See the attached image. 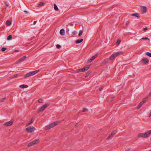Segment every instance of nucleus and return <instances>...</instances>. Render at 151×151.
Wrapping results in <instances>:
<instances>
[{
  "label": "nucleus",
  "instance_id": "8",
  "mask_svg": "<svg viewBox=\"0 0 151 151\" xmlns=\"http://www.w3.org/2000/svg\"><path fill=\"white\" fill-rule=\"evenodd\" d=\"M49 105V104H46L42 106L41 107L39 111H44L45 108L47 107Z\"/></svg>",
  "mask_w": 151,
  "mask_h": 151
},
{
  "label": "nucleus",
  "instance_id": "18",
  "mask_svg": "<svg viewBox=\"0 0 151 151\" xmlns=\"http://www.w3.org/2000/svg\"><path fill=\"white\" fill-rule=\"evenodd\" d=\"M83 41V39H81L80 40H77L76 41V43L77 44H79L82 42Z\"/></svg>",
  "mask_w": 151,
  "mask_h": 151
},
{
  "label": "nucleus",
  "instance_id": "47",
  "mask_svg": "<svg viewBox=\"0 0 151 151\" xmlns=\"http://www.w3.org/2000/svg\"><path fill=\"white\" fill-rule=\"evenodd\" d=\"M149 95H151V92H150V93H149Z\"/></svg>",
  "mask_w": 151,
  "mask_h": 151
},
{
  "label": "nucleus",
  "instance_id": "48",
  "mask_svg": "<svg viewBox=\"0 0 151 151\" xmlns=\"http://www.w3.org/2000/svg\"><path fill=\"white\" fill-rule=\"evenodd\" d=\"M114 98H115V97L114 96L113 97V99H114Z\"/></svg>",
  "mask_w": 151,
  "mask_h": 151
},
{
  "label": "nucleus",
  "instance_id": "19",
  "mask_svg": "<svg viewBox=\"0 0 151 151\" xmlns=\"http://www.w3.org/2000/svg\"><path fill=\"white\" fill-rule=\"evenodd\" d=\"M54 9L55 11H58L59 10L58 8L55 4H54Z\"/></svg>",
  "mask_w": 151,
  "mask_h": 151
},
{
  "label": "nucleus",
  "instance_id": "40",
  "mask_svg": "<svg viewBox=\"0 0 151 151\" xmlns=\"http://www.w3.org/2000/svg\"><path fill=\"white\" fill-rule=\"evenodd\" d=\"M130 23V21H127L126 23V24L128 25Z\"/></svg>",
  "mask_w": 151,
  "mask_h": 151
},
{
  "label": "nucleus",
  "instance_id": "45",
  "mask_svg": "<svg viewBox=\"0 0 151 151\" xmlns=\"http://www.w3.org/2000/svg\"><path fill=\"white\" fill-rule=\"evenodd\" d=\"M6 5L7 6H9L7 4H6Z\"/></svg>",
  "mask_w": 151,
  "mask_h": 151
},
{
  "label": "nucleus",
  "instance_id": "15",
  "mask_svg": "<svg viewBox=\"0 0 151 151\" xmlns=\"http://www.w3.org/2000/svg\"><path fill=\"white\" fill-rule=\"evenodd\" d=\"M19 87L20 88H27L28 87V86L27 85L23 84V85H20L19 86Z\"/></svg>",
  "mask_w": 151,
  "mask_h": 151
},
{
  "label": "nucleus",
  "instance_id": "50",
  "mask_svg": "<svg viewBox=\"0 0 151 151\" xmlns=\"http://www.w3.org/2000/svg\"><path fill=\"white\" fill-rule=\"evenodd\" d=\"M149 151H151V150H150Z\"/></svg>",
  "mask_w": 151,
  "mask_h": 151
},
{
  "label": "nucleus",
  "instance_id": "17",
  "mask_svg": "<svg viewBox=\"0 0 151 151\" xmlns=\"http://www.w3.org/2000/svg\"><path fill=\"white\" fill-rule=\"evenodd\" d=\"M131 15H132L133 16H135L138 18H139L140 17L139 15V14L137 13L132 14H131Z\"/></svg>",
  "mask_w": 151,
  "mask_h": 151
},
{
  "label": "nucleus",
  "instance_id": "22",
  "mask_svg": "<svg viewBox=\"0 0 151 151\" xmlns=\"http://www.w3.org/2000/svg\"><path fill=\"white\" fill-rule=\"evenodd\" d=\"M18 76V74H15L14 75L12 76L11 77H9L10 79H11L12 78H16Z\"/></svg>",
  "mask_w": 151,
  "mask_h": 151
},
{
  "label": "nucleus",
  "instance_id": "41",
  "mask_svg": "<svg viewBox=\"0 0 151 151\" xmlns=\"http://www.w3.org/2000/svg\"><path fill=\"white\" fill-rule=\"evenodd\" d=\"M147 27L144 28L143 29V30L145 31V30H147Z\"/></svg>",
  "mask_w": 151,
  "mask_h": 151
},
{
  "label": "nucleus",
  "instance_id": "32",
  "mask_svg": "<svg viewBox=\"0 0 151 151\" xmlns=\"http://www.w3.org/2000/svg\"><path fill=\"white\" fill-rule=\"evenodd\" d=\"M121 42V40H118L116 42V44L118 45H119Z\"/></svg>",
  "mask_w": 151,
  "mask_h": 151
},
{
  "label": "nucleus",
  "instance_id": "36",
  "mask_svg": "<svg viewBox=\"0 0 151 151\" xmlns=\"http://www.w3.org/2000/svg\"><path fill=\"white\" fill-rule=\"evenodd\" d=\"M56 47L57 48L59 49L60 47V46L58 44L56 45Z\"/></svg>",
  "mask_w": 151,
  "mask_h": 151
},
{
  "label": "nucleus",
  "instance_id": "7",
  "mask_svg": "<svg viewBox=\"0 0 151 151\" xmlns=\"http://www.w3.org/2000/svg\"><path fill=\"white\" fill-rule=\"evenodd\" d=\"M14 122V120L13 119H11L10 121L5 123L4 124V125L6 126H9L12 125Z\"/></svg>",
  "mask_w": 151,
  "mask_h": 151
},
{
  "label": "nucleus",
  "instance_id": "1",
  "mask_svg": "<svg viewBox=\"0 0 151 151\" xmlns=\"http://www.w3.org/2000/svg\"><path fill=\"white\" fill-rule=\"evenodd\" d=\"M151 134V131H148L145 133H139L138 135L139 137L146 138L149 137Z\"/></svg>",
  "mask_w": 151,
  "mask_h": 151
},
{
  "label": "nucleus",
  "instance_id": "13",
  "mask_svg": "<svg viewBox=\"0 0 151 151\" xmlns=\"http://www.w3.org/2000/svg\"><path fill=\"white\" fill-rule=\"evenodd\" d=\"M26 58V57L25 56H24L22 58H21L19 59L18 61L19 62H21L24 60Z\"/></svg>",
  "mask_w": 151,
  "mask_h": 151
},
{
  "label": "nucleus",
  "instance_id": "37",
  "mask_svg": "<svg viewBox=\"0 0 151 151\" xmlns=\"http://www.w3.org/2000/svg\"><path fill=\"white\" fill-rule=\"evenodd\" d=\"M87 110V109L86 108H84L82 110V112H84L85 111H86Z\"/></svg>",
  "mask_w": 151,
  "mask_h": 151
},
{
  "label": "nucleus",
  "instance_id": "30",
  "mask_svg": "<svg viewBox=\"0 0 151 151\" xmlns=\"http://www.w3.org/2000/svg\"><path fill=\"white\" fill-rule=\"evenodd\" d=\"M83 32L81 30L79 31L78 35L79 36H80L82 34Z\"/></svg>",
  "mask_w": 151,
  "mask_h": 151
},
{
  "label": "nucleus",
  "instance_id": "44",
  "mask_svg": "<svg viewBox=\"0 0 151 151\" xmlns=\"http://www.w3.org/2000/svg\"><path fill=\"white\" fill-rule=\"evenodd\" d=\"M130 150V149L129 148H128L127 149L126 151H129Z\"/></svg>",
  "mask_w": 151,
  "mask_h": 151
},
{
  "label": "nucleus",
  "instance_id": "16",
  "mask_svg": "<svg viewBox=\"0 0 151 151\" xmlns=\"http://www.w3.org/2000/svg\"><path fill=\"white\" fill-rule=\"evenodd\" d=\"M60 34L61 35H63L65 34V30L64 29H60Z\"/></svg>",
  "mask_w": 151,
  "mask_h": 151
},
{
  "label": "nucleus",
  "instance_id": "3",
  "mask_svg": "<svg viewBox=\"0 0 151 151\" xmlns=\"http://www.w3.org/2000/svg\"><path fill=\"white\" fill-rule=\"evenodd\" d=\"M58 124V123L57 122H54L49 125L45 126V130L50 129L53 127H54L55 126L57 125Z\"/></svg>",
  "mask_w": 151,
  "mask_h": 151
},
{
  "label": "nucleus",
  "instance_id": "21",
  "mask_svg": "<svg viewBox=\"0 0 151 151\" xmlns=\"http://www.w3.org/2000/svg\"><path fill=\"white\" fill-rule=\"evenodd\" d=\"M148 98H146L143 99L142 101H141L143 104L146 102Z\"/></svg>",
  "mask_w": 151,
  "mask_h": 151
},
{
  "label": "nucleus",
  "instance_id": "4",
  "mask_svg": "<svg viewBox=\"0 0 151 151\" xmlns=\"http://www.w3.org/2000/svg\"><path fill=\"white\" fill-rule=\"evenodd\" d=\"M39 72V70H37L34 71H32L30 72L27 73L25 76V78L29 76L34 75Z\"/></svg>",
  "mask_w": 151,
  "mask_h": 151
},
{
  "label": "nucleus",
  "instance_id": "2",
  "mask_svg": "<svg viewBox=\"0 0 151 151\" xmlns=\"http://www.w3.org/2000/svg\"><path fill=\"white\" fill-rule=\"evenodd\" d=\"M90 67V65H87L82 68H81L77 70L76 71V73H80L81 72H85Z\"/></svg>",
  "mask_w": 151,
  "mask_h": 151
},
{
  "label": "nucleus",
  "instance_id": "26",
  "mask_svg": "<svg viewBox=\"0 0 151 151\" xmlns=\"http://www.w3.org/2000/svg\"><path fill=\"white\" fill-rule=\"evenodd\" d=\"M115 57H114V55L112 54L110 57L109 58V59L110 60H112Z\"/></svg>",
  "mask_w": 151,
  "mask_h": 151
},
{
  "label": "nucleus",
  "instance_id": "29",
  "mask_svg": "<svg viewBox=\"0 0 151 151\" xmlns=\"http://www.w3.org/2000/svg\"><path fill=\"white\" fill-rule=\"evenodd\" d=\"M146 55L148 56L151 57V53L149 52H147L146 53Z\"/></svg>",
  "mask_w": 151,
  "mask_h": 151
},
{
  "label": "nucleus",
  "instance_id": "11",
  "mask_svg": "<svg viewBox=\"0 0 151 151\" xmlns=\"http://www.w3.org/2000/svg\"><path fill=\"white\" fill-rule=\"evenodd\" d=\"M123 54V52H116L114 53L113 54V55H114V57H115L117 56L120 55H122Z\"/></svg>",
  "mask_w": 151,
  "mask_h": 151
},
{
  "label": "nucleus",
  "instance_id": "9",
  "mask_svg": "<svg viewBox=\"0 0 151 151\" xmlns=\"http://www.w3.org/2000/svg\"><path fill=\"white\" fill-rule=\"evenodd\" d=\"M141 11L143 13H145L147 11V8L146 7L144 6H141Z\"/></svg>",
  "mask_w": 151,
  "mask_h": 151
},
{
  "label": "nucleus",
  "instance_id": "35",
  "mask_svg": "<svg viewBox=\"0 0 151 151\" xmlns=\"http://www.w3.org/2000/svg\"><path fill=\"white\" fill-rule=\"evenodd\" d=\"M113 135L111 133L110 134H109V135L108 137V139H110L111 138L112 136H113Z\"/></svg>",
  "mask_w": 151,
  "mask_h": 151
},
{
  "label": "nucleus",
  "instance_id": "24",
  "mask_svg": "<svg viewBox=\"0 0 151 151\" xmlns=\"http://www.w3.org/2000/svg\"><path fill=\"white\" fill-rule=\"evenodd\" d=\"M12 39V35H9L8 36L7 38V40H11Z\"/></svg>",
  "mask_w": 151,
  "mask_h": 151
},
{
  "label": "nucleus",
  "instance_id": "20",
  "mask_svg": "<svg viewBox=\"0 0 151 151\" xmlns=\"http://www.w3.org/2000/svg\"><path fill=\"white\" fill-rule=\"evenodd\" d=\"M143 104L142 102H140L139 103V104L137 109H139L142 106V105Z\"/></svg>",
  "mask_w": 151,
  "mask_h": 151
},
{
  "label": "nucleus",
  "instance_id": "10",
  "mask_svg": "<svg viewBox=\"0 0 151 151\" xmlns=\"http://www.w3.org/2000/svg\"><path fill=\"white\" fill-rule=\"evenodd\" d=\"M97 56V54H96L92 56L90 59L88 60V62H91L92 61L94 60Z\"/></svg>",
  "mask_w": 151,
  "mask_h": 151
},
{
  "label": "nucleus",
  "instance_id": "6",
  "mask_svg": "<svg viewBox=\"0 0 151 151\" xmlns=\"http://www.w3.org/2000/svg\"><path fill=\"white\" fill-rule=\"evenodd\" d=\"M40 141L38 139H35L30 142L28 145V147H30L33 146L35 144H37Z\"/></svg>",
  "mask_w": 151,
  "mask_h": 151
},
{
  "label": "nucleus",
  "instance_id": "12",
  "mask_svg": "<svg viewBox=\"0 0 151 151\" xmlns=\"http://www.w3.org/2000/svg\"><path fill=\"white\" fill-rule=\"evenodd\" d=\"M141 62H143L145 64L149 62V60L147 58H143L141 60Z\"/></svg>",
  "mask_w": 151,
  "mask_h": 151
},
{
  "label": "nucleus",
  "instance_id": "25",
  "mask_svg": "<svg viewBox=\"0 0 151 151\" xmlns=\"http://www.w3.org/2000/svg\"><path fill=\"white\" fill-rule=\"evenodd\" d=\"M6 99V98H3L1 99H0V102H4L5 100Z\"/></svg>",
  "mask_w": 151,
  "mask_h": 151
},
{
  "label": "nucleus",
  "instance_id": "34",
  "mask_svg": "<svg viewBox=\"0 0 151 151\" xmlns=\"http://www.w3.org/2000/svg\"><path fill=\"white\" fill-rule=\"evenodd\" d=\"M7 49V48L6 47H3L1 49V51H4Z\"/></svg>",
  "mask_w": 151,
  "mask_h": 151
},
{
  "label": "nucleus",
  "instance_id": "43",
  "mask_svg": "<svg viewBox=\"0 0 151 151\" xmlns=\"http://www.w3.org/2000/svg\"><path fill=\"white\" fill-rule=\"evenodd\" d=\"M37 22V21H34V22H33V24L34 25H35V24H36Z\"/></svg>",
  "mask_w": 151,
  "mask_h": 151
},
{
  "label": "nucleus",
  "instance_id": "23",
  "mask_svg": "<svg viewBox=\"0 0 151 151\" xmlns=\"http://www.w3.org/2000/svg\"><path fill=\"white\" fill-rule=\"evenodd\" d=\"M6 24L8 25H9L11 24V22L9 20H7L6 22Z\"/></svg>",
  "mask_w": 151,
  "mask_h": 151
},
{
  "label": "nucleus",
  "instance_id": "27",
  "mask_svg": "<svg viewBox=\"0 0 151 151\" xmlns=\"http://www.w3.org/2000/svg\"><path fill=\"white\" fill-rule=\"evenodd\" d=\"M117 132L116 130H115L111 132V134L113 136Z\"/></svg>",
  "mask_w": 151,
  "mask_h": 151
},
{
  "label": "nucleus",
  "instance_id": "42",
  "mask_svg": "<svg viewBox=\"0 0 151 151\" xmlns=\"http://www.w3.org/2000/svg\"><path fill=\"white\" fill-rule=\"evenodd\" d=\"M24 12H25L26 14H28V12L27 11L25 10L24 11Z\"/></svg>",
  "mask_w": 151,
  "mask_h": 151
},
{
  "label": "nucleus",
  "instance_id": "5",
  "mask_svg": "<svg viewBox=\"0 0 151 151\" xmlns=\"http://www.w3.org/2000/svg\"><path fill=\"white\" fill-rule=\"evenodd\" d=\"M35 130V128L33 126H30L26 129V130L29 133H32Z\"/></svg>",
  "mask_w": 151,
  "mask_h": 151
},
{
  "label": "nucleus",
  "instance_id": "31",
  "mask_svg": "<svg viewBox=\"0 0 151 151\" xmlns=\"http://www.w3.org/2000/svg\"><path fill=\"white\" fill-rule=\"evenodd\" d=\"M141 40H150L147 37H142V39H141Z\"/></svg>",
  "mask_w": 151,
  "mask_h": 151
},
{
  "label": "nucleus",
  "instance_id": "33",
  "mask_svg": "<svg viewBox=\"0 0 151 151\" xmlns=\"http://www.w3.org/2000/svg\"><path fill=\"white\" fill-rule=\"evenodd\" d=\"M38 102L39 103H42L43 102V100L42 99H40L38 100Z\"/></svg>",
  "mask_w": 151,
  "mask_h": 151
},
{
  "label": "nucleus",
  "instance_id": "46",
  "mask_svg": "<svg viewBox=\"0 0 151 151\" xmlns=\"http://www.w3.org/2000/svg\"><path fill=\"white\" fill-rule=\"evenodd\" d=\"M16 52H18L19 51L18 50H16L15 51Z\"/></svg>",
  "mask_w": 151,
  "mask_h": 151
},
{
  "label": "nucleus",
  "instance_id": "38",
  "mask_svg": "<svg viewBox=\"0 0 151 151\" xmlns=\"http://www.w3.org/2000/svg\"><path fill=\"white\" fill-rule=\"evenodd\" d=\"M103 88L102 87H101L99 89L100 91H101L103 89Z\"/></svg>",
  "mask_w": 151,
  "mask_h": 151
},
{
  "label": "nucleus",
  "instance_id": "28",
  "mask_svg": "<svg viewBox=\"0 0 151 151\" xmlns=\"http://www.w3.org/2000/svg\"><path fill=\"white\" fill-rule=\"evenodd\" d=\"M44 4L43 2H40L38 4V6H42L44 5Z\"/></svg>",
  "mask_w": 151,
  "mask_h": 151
},
{
  "label": "nucleus",
  "instance_id": "49",
  "mask_svg": "<svg viewBox=\"0 0 151 151\" xmlns=\"http://www.w3.org/2000/svg\"><path fill=\"white\" fill-rule=\"evenodd\" d=\"M70 25H73V24H70Z\"/></svg>",
  "mask_w": 151,
  "mask_h": 151
},
{
  "label": "nucleus",
  "instance_id": "39",
  "mask_svg": "<svg viewBox=\"0 0 151 151\" xmlns=\"http://www.w3.org/2000/svg\"><path fill=\"white\" fill-rule=\"evenodd\" d=\"M91 72L89 71H88V72L87 73H86V76H88L89 74H90V73Z\"/></svg>",
  "mask_w": 151,
  "mask_h": 151
},
{
  "label": "nucleus",
  "instance_id": "14",
  "mask_svg": "<svg viewBox=\"0 0 151 151\" xmlns=\"http://www.w3.org/2000/svg\"><path fill=\"white\" fill-rule=\"evenodd\" d=\"M34 118H32L30 122L29 123L27 124L26 125V126H29L30 124L34 122Z\"/></svg>",
  "mask_w": 151,
  "mask_h": 151
}]
</instances>
